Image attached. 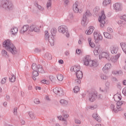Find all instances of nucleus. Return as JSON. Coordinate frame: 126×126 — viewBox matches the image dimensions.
I'll use <instances>...</instances> for the list:
<instances>
[{
    "instance_id": "obj_1",
    "label": "nucleus",
    "mask_w": 126,
    "mask_h": 126,
    "mask_svg": "<svg viewBox=\"0 0 126 126\" xmlns=\"http://www.w3.org/2000/svg\"><path fill=\"white\" fill-rule=\"evenodd\" d=\"M3 47L7 51L11 53L12 55H16L17 54V49H16L15 46L11 43V40L10 39L4 40L3 42Z\"/></svg>"
},
{
    "instance_id": "obj_2",
    "label": "nucleus",
    "mask_w": 126,
    "mask_h": 126,
    "mask_svg": "<svg viewBox=\"0 0 126 126\" xmlns=\"http://www.w3.org/2000/svg\"><path fill=\"white\" fill-rule=\"evenodd\" d=\"M0 7L7 10L13 9V4L8 0H0Z\"/></svg>"
},
{
    "instance_id": "obj_3",
    "label": "nucleus",
    "mask_w": 126,
    "mask_h": 126,
    "mask_svg": "<svg viewBox=\"0 0 126 126\" xmlns=\"http://www.w3.org/2000/svg\"><path fill=\"white\" fill-rule=\"evenodd\" d=\"M84 64L85 65H86V66H89L93 67H96V66H98V64H97V62L93 60H90L89 59V56H86L84 58Z\"/></svg>"
},
{
    "instance_id": "obj_4",
    "label": "nucleus",
    "mask_w": 126,
    "mask_h": 126,
    "mask_svg": "<svg viewBox=\"0 0 126 126\" xmlns=\"http://www.w3.org/2000/svg\"><path fill=\"white\" fill-rule=\"evenodd\" d=\"M53 32H51V35H49V32H45V38H47L48 42L50 43L51 46H54L55 45V38L54 37Z\"/></svg>"
},
{
    "instance_id": "obj_5",
    "label": "nucleus",
    "mask_w": 126,
    "mask_h": 126,
    "mask_svg": "<svg viewBox=\"0 0 126 126\" xmlns=\"http://www.w3.org/2000/svg\"><path fill=\"white\" fill-rule=\"evenodd\" d=\"M92 15V14L89 10H87L86 12L84 14L83 20L81 22V24L83 25V26H86V25H87V22H86V20H87V17L89 16H91Z\"/></svg>"
},
{
    "instance_id": "obj_6",
    "label": "nucleus",
    "mask_w": 126,
    "mask_h": 126,
    "mask_svg": "<svg viewBox=\"0 0 126 126\" xmlns=\"http://www.w3.org/2000/svg\"><path fill=\"white\" fill-rule=\"evenodd\" d=\"M77 79L74 80V83L75 84H80L81 83V79L83 77V73L82 71H79L76 73Z\"/></svg>"
},
{
    "instance_id": "obj_7",
    "label": "nucleus",
    "mask_w": 126,
    "mask_h": 126,
    "mask_svg": "<svg viewBox=\"0 0 126 126\" xmlns=\"http://www.w3.org/2000/svg\"><path fill=\"white\" fill-rule=\"evenodd\" d=\"M58 31L60 33H62L63 34L66 32L65 36L67 38L69 37V32H68L67 28L65 26H61L58 28Z\"/></svg>"
},
{
    "instance_id": "obj_8",
    "label": "nucleus",
    "mask_w": 126,
    "mask_h": 126,
    "mask_svg": "<svg viewBox=\"0 0 126 126\" xmlns=\"http://www.w3.org/2000/svg\"><path fill=\"white\" fill-rule=\"evenodd\" d=\"M101 13V16L99 17L98 21L100 23H101L100 24V27H104V25L106 23V22L105 21V20H106V16L105 15V12H104V11H102Z\"/></svg>"
},
{
    "instance_id": "obj_9",
    "label": "nucleus",
    "mask_w": 126,
    "mask_h": 126,
    "mask_svg": "<svg viewBox=\"0 0 126 126\" xmlns=\"http://www.w3.org/2000/svg\"><path fill=\"white\" fill-rule=\"evenodd\" d=\"M53 92L56 95H59V96H63V90L60 87H56L53 89Z\"/></svg>"
},
{
    "instance_id": "obj_10",
    "label": "nucleus",
    "mask_w": 126,
    "mask_h": 126,
    "mask_svg": "<svg viewBox=\"0 0 126 126\" xmlns=\"http://www.w3.org/2000/svg\"><path fill=\"white\" fill-rule=\"evenodd\" d=\"M94 39L95 41H100L103 39V36L101 35V33H99L98 32H95L94 33Z\"/></svg>"
},
{
    "instance_id": "obj_11",
    "label": "nucleus",
    "mask_w": 126,
    "mask_h": 126,
    "mask_svg": "<svg viewBox=\"0 0 126 126\" xmlns=\"http://www.w3.org/2000/svg\"><path fill=\"white\" fill-rule=\"evenodd\" d=\"M102 58L103 59H106L107 61H111V57H110L109 54L107 53V52H102L100 55H99V60H101Z\"/></svg>"
},
{
    "instance_id": "obj_12",
    "label": "nucleus",
    "mask_w": 126,
    "mask_h": 126,
    "mask_svg": "<svg viewBox=\"0 0 126 126\" xmlns=\"http://www.w3.org/2000/svg\"><path fill=\"white\" fill-rule=\"evenodd\" d=\"M90 96L89 101L90 102H94L96 98H97L98 94L93 93L90 94Z\"/></svg>"
},
{
    "instance_id": "obj_13",
    "label": "nucleus",
    "mask_w": 126,
    "mask_h": 126,
    "mask_svg": "<svg viewBox=\"0 0 126 126\" xmlns=\"http://www.w3.org/2000/svg\"><path fill=\"white\" fill-rule=\"evenodd\" d=\"M114 9L117 11H121L122 10V4L120 3H116L113 4Z\"/></svg>"
},
{
    "instance_id": "obj_14",
    "label": "nucleus",
    "mask_w": 126,
    "mask_h": 126,
    "mask_svg": "<svg viewBox=\"0 0 126 126\" xmlns=\"http://www.w3.org/2000/svg\"><path fill=\"white\" fill-rule=\"evenodd\" d=\"M111 64L110 63H108L105 65V66H104L102 68L103 71L106 73V72H108V70L110 69L111 68Z\"/></svg>"
},
{
    "instance_id": "obj_15",
    "label": "nucleus",
    "mask_w": 126,
    "mask_h": 126,
    "mask_svg": "<svg viewBox=\"0 0 126 126\" xmlns=\"http://www.w3.org/2000/svg\"><path fill=\"white\" fill-rule=\"evenodd\" d=\"M71 71H74L75 73H76V72H78V71H80V66L78 65L72 66L71 68Z\"/></svg>"
},
{
    "instance_id": "obj_16",
    "label": "nucleus",
    "mask_w": 126,
    "mask_h": 126,
    "mask_svg": "<svg viewBox=\"0 0 126 126\" xmlns=\"http://www.w3.org/2000/svg\"><path fill=\"white\" fill-rule=\"evenodd\" d=\"M29 29V25H24L22 29L20 30V33L21 34H24V33H25L27 30Z\"/></svg>"
},
{
    "instance_id": "obj_17",
    "label": "nucleus",
    "mask_w": 126,
    "mask_h": 126,
    "mask_svg": "<svg viewBox=\"0 0 126 126\" xmlns=\"http://www.w3.org/2000/svg\"><path fill=\"white\" fill-rule=\"evenodd\" d=\"M125 101H118L117 103V109L118 110V111H123V109H122V105H123V104H124Z\"/></svg>"
},
{
    "instance_id": "obj_18",
    "label": "nucleus",
    "mask_w": 126,
    "mask_h": 126,
    "mask_svg": "<svg viewBox=\"0 0 126 126\" xmlns=\"http://www.w3.org/2000/svg\"><path fill=\"white\" fill-rule=\"evenodd\" d=\"M77 3H78V2H76L73 5V10L75 13H78V12H79V9L77 7L78 6Z\"/></svg>"
},
{
    "instance_id": "obj_19",
    "label": "nucleus",
    "mask_w": 126,
    "mask_h": 126,
    "mask_svg": "<svg viewBox=\"0 0 126 126\" xmlns=\"http://www.w3.org/2000/svg\"><path fill=\"white\" fill-rule=\"evenodd\" d=\"M31 28V31L33 32V31H34V32H39L40 31V29L37 26H36L35 25H32L30 27Z\"/></svg>"
},
{
    "instance_id": "obj_20",
    "label": "nucleus",
    "mask_w": 126,
    "mask_h": 126,
    "mask_svg": "<svg viewBox=\"0 0 126 126\" xmlns=\"http://www.w3.org/2000/svg\"><path fill=\"white\" fill-rule=\"evenodd\" d=\"M119 51V47L118 46H114L111 47V52L112 54H117Z\"/></svg>"
},
{
    "instance_id": "obj_21",
    "label": "nucleus",
    "mask_w": 126,
    "mask_h": 126,
    "mask_svg": "<svg viewBox=\"0 0 126 126\" xmlns=\"http://www.w3.org/2000/svg\"><path fill=\"white\" fill-rule=\"evenodd\" d=\"M94 31V27L91 26L89 28V30L86 31L85 33L87 35H91L92 33H93V31Z\"/></svg>"
},
{
    "instance_id": "obj_22",
    "label": "nucleus",
    "mask_w": 126,
    "mask_h": 126,
    "mask_svg": "<svg viewBox=\"0 0 126 126\" xmlns=\"http://www.w3.org/2000/svg\"><path fill=\"white\" fill-rule=\"evenodd\" d=\"M121 56L120 54H118L116 55L115 57H113L110 59V61L112 63H116V62H118V60L120 58V56Z\"/></svg>"
},
{
    "instance_id": "obj_23",
    "label": "nucleus",
    "mask_w": 126,
    "mask_h": 126,
    "mask_svg": "<svg viewBox=\"0 0 126 126\" xmlns=\"http://www.w3.org/2000/svg\"><path fill=\"white\" fill-rule=\"evenodd\" d=\"M93 118H94V119H95V120L98 123H101V118L100 117H99V115H98V114H94L93 115Z\"/></svg>"
},
{
    "instance_id": "obj_24",
    "label": "nucleus",
    "mask_w": 126,
    "mask_h": 126,
    "mask_svg": "<svg viewBox=\"0 0 126 126\" xmlns=\"http://www.w3.org/2000/svg\"><path fill=\"white\" fill-rule=\"evenodd\" d=\"M37 70L40 73H45V71L43 69V66L39 64L37 65Z\"/></svg>"
},
{
    "instance_id": "obj_25",
    "label": "nucleus",
    "mask_w": 126,
    "mask_h": 126,
    "mask_svg": "<svg viewBox=\"0 0 126 126\" xmlns=\"http://www.w3.org/2000/svg\"><path fill=\"white\" fill-rule=\"evenodd\" d=\"M114 100L116 102H118V101H120V100H122V95L121 94H115L114 96Z\"/></svg>"
},
{
    "instance_id": "obj_26",
    "label": "nucleus",
    "mask_w": 126,
    "mask_h": 126,
    "mask_svg": "<svg viewBox=\"0 0 126 126\" xmlns=\"http://www.w3.org/2000/svg\"><path fill=\"white\" fill-rule=\"evenodd\" d=\"M44 58L46 60H48V61H51V60H52V55H51V54L47 52L45 54Z\"/></svg>"
},
{
    "instance_id": "obj_27",
    "label": "nucleus",
    "mask_w": 126,
    "mask_h": 126,
    "mask_svg": "<svg viewBox=\"0 0 126 126\" xmlns=\"http://www.w3.org/2000/svg\"><path fill=\"white\" fill-rule=\"evenodd\" d=\"M103 34H104L105 38H107V39H112L113 38V36H112L111 34L109 33V32H103Z\"/></svg>"
},
{
    "instance_id": "obj_28",
    "label": "nucleus",
    "mask_w": 126,
    "mask_h": 126,
    "mask_svg": "<svg viewBox=\"0 0 126 126\" xmlns=\"http://www.w3.org/2000/svg\"><path fill=\"white\" fill-rule=\"evenodd\" d=\"M99 50H100V46L96 47L94 51V54L95 56L99 55Z\"/></svg>"
},
{
    "instance_id": "obj_29",
    "label": "nucleus",
    "mask_w": 126,
    "mask_h": 126,
    "mask_svg": "<svg viewBox=\"0 0 126 126\" xmlns=\"http://www.w3.org/2000/svg\"><path fill=\"white\" fill-rule=\"evenodd\" d=\"M88 42L91 48H94V47H95V43L92 41V39L90 37L88 38Z\"/></svg>"
},
{
    "instance_id": "obj_30",
    "label": "nucleus",
    "mask_w": 126,
    "mask_h": 126,
    "mask_svg": "<svg viewBox=\"0 0 126 126\" xmlns=\"http://www.w3.org/2000/svg\"><path fill=\"white\" fill-rule=\"evenodd\" d=\"M11 32L12 35H15L18 32V29L16 27H13V28L11 30Z\"/></svg>"
},
{
    "instance_id": "obj_31",
    "label": "nucleus",
    "mask_w": 126,
    "mask_h": 126,
    "mask_svg": "<svg viewBox=\"0 0 126 126\" xmlns=\"http://www.w3.org/2000/svg\"><path fill=\"white\" fill-rule=\"evenodd\" d=\"M47 9H51L52 7V0H48L46 4Z\"/></svg>"
},
{
    "instance_id": "obj_32",
    "label": "nucleus",
    "mask_w": 126,
    "mask_h": 126,
    "mask_svg": "<svg viewBox=\"0 0 126 126\" xmlns=\"http://www.w3.org/2000/svg\"><path fill=\"white\" fill-rule=\"evenodd\" d=\"M112 0H104V1H103V4L104 6H107V5H108V4H110Z\"/></svg>"
},
{
    "instance_id": "obj_33",
    "label": "nucleus",
    "mask_w": 126,
    "mask_h": 126,
    "mask_svg": "<svg viewBox=\"0 0 126 126\" xmlns=\"http://www.w3.org/2000/svg\"><path fill=\"white\" fill-rule=\"evenodd\" d=\"M60 102L61 104L63 105V106H66V105H67V104L68 103V102H67V101L64 99H61L60 100Z\"/></svg>"
},
{
    "instance_id": "obj_34",
    "label": "nucleus",
    "mask_w": 126,
    "mask_h": 126,
    "mask_svg": "<svg viewBox=\"0 0 126 126\" xmlns=\"http://www.w3.org/2000/svg\"><path fill=\"white\" fill-rule=\"evenodd\" d=\"M57 78L59 81H63V76L62 74H58L57 75Z\"/></svg>"
},
{
    "instance_id": "obj_35",
    "label": "nucleus",
    "mask_w": 126,
    "mask_h": 126,
    "mask_svg": "<svg viewBox=\"0 0 126 126\" xmlns=\"http://www.w3.org/2000/svg\"><path fill=\"white\" fill-rule=\"evenodd\" d=\"M29 115L30 116V118L32 119V120H34L35 118L36 117V116H35V114H34V113L32 112H30L29 113Z\"/></svg>"
},
{
    "instance_id": "obj_36",
    "label": "nucleus",
    "mask_w": 126,
    "mask_h": 126,
    "mask_svg": "<svg viewBox=\"0 0 126 126\" xmlns=\"http://www.w3.org/2000/svg\"><path fill=\"white\" fill-rule=\"evenodd\" d=\"M1 54L3 57H5V58H8L9 57L8 55L7 54V52L4 50H2Z\"/></svg>"
},
{
    "instance_id": "obj_37",
    "label": "nucleus",
    "mask_w": 126,
    "mask_h": 126,
    "mask_svg": "<svg viewBox=\"0 0 126 126\" xmlns=\"http://www.w3.org/2000/svg\"><path fill=\"white\" fill-rule=\"evenodd\" d=\"M16 79L15 76H14L13 74L11 75V78H9V81H11V82H15Z\"/></svg>"
},
{
    "instance_id": "obj_38",
    "label": "nucleus",
    "mask_w": 126,
    "mask_h": 126,
    "mask_svg": "<svg viewBox=\"0 0 126 126\" xmlns=\"http://www.w3.org/2000/svg\"><path fill=\"white\" fill-rule=\"evenodd\" d=\"M100 91H101L103 93H107L108 90H109V88L105 87L104 89H102V88H99Z\"/></svg>"
},
{
    "instance_id": "obj_39",
    "label": "nucleus",
    "mask_w": 126,
    "mask_h": 126,
    "mask_svg": "<svg viewBox=\"0 0 126 126\" xmlns=\"http://www.w3.org/2000/svg\"><path fill=\"white\" fill-rule=\"evenodd\" d=\"M32 68L33 70H37V66L36 63H33L32 65Z\"/></svg>"
},
{
    "instance_id": "obj_40",
    "label": "nucleus",
    "mask_w": 126,
    "mask_h": 126,
    "mask_svg": "<svg viewBox=\"0 0 126 126\" xmlns=\"http://www.w3.org/2000/svg\"><path fill=\"white\" fill-rule=\"evenodd\" d=\"M112 74H123V72L121 70L120 71L114 70L112 71Z\"/></svg>"
},
{
    "instance_id": "obj_41",
    "label": "nucleus",
    "mask_w": 126,
    "mask_h": 126,
    "mask_svg": "<svg viewBox=\"0 0 126 126\" xmlns=\"http://www.w3.org/2000/svg\"><path fill=\"white\" fill-rule=\"evenodd\" d=\"M111 108L112 111L115 112V113H118V112H119V110H118V108H117V109H115V105L114 104L111 105Z\"/></svg>"
},
{
    "instance_id": "obj_42",
    "label": "nucleus",
    "mask_w": 126,
    "mask_h": 126,
    "mask_svg": "<svg viewBox=\"0 0 126 126\" xmlns=\"http://www.w3.org/2000/svg\"><path fill=\"white\" fill-rule=\"evenodd\" d=\"M74 93H77L79 91V87L77 86H76L73 89Z\"/></svg>"
},
{
    "instance_id": "obj_43",
    "label": "nucleus",
    "mask_w": 126,
    "mask_h": 126,
    "mask_svg": "<svg viewBox=\"0 0 126 126\" xmlns=\"http://www.w3.org/2000/svg\"><path fill=\"white\" fill-rule=\"evenodd\" d=\"M32 75L33 76H38L39 75V73L37 70H33L32 72Z\"/></svg>"
},
{
    "instance_id": "obj_44",
    "label": "nucleus",
    "mask_w": 126,
    "mask_h": 126,
    "mask_svg": "<svg viewBox=\"0 0 126 126\" xmlns=\"http://www.w3.org/2000/svg\"><path fill=\"white\" fill-rule=\"evenodd\" d=\"M41 83H43V84H50V82H49L48 80H42L41 81Z\"/></svg>"
},
{
    "instance_id": "obj_45",
    "label": "nucleus",
    "mask_w": 126,
    "mask_h": 126,
    "mask_svg": "<svg viewBox=\"0 0 126 126\" xmlns=\"http://www.w3.org/2000/svg\"><path fill=\"white\" fill-rule=\"evenodd\" d=\"M101 79H103V80H106V79H108V77L106 76V75L102 74L101 75Z\"/></svg>"
},
{
    "instance_id": "obj_46",
    "label": "nucleus",
    "mask_w": 126,
    "mask_h": 126,
    "mask_svg": "<svg viewBox=\"0 0 126 126\" xmlns=\"http://www.w3.org/2000/svg\"><path fill=\"white\" fill-rule=\"evenodd\" d=\"M6 82V77H5L4 78L2 79L1 83V84H4Z\"/></svg>"
},
{
    "instance_id": "obj_47",
    "label": "nucleus",
    "mask_w": 126,
    "mask_h": 126,
    "mask_svg": "<svg viewBox=\"0 0 126 126\" xmlns=\"http://www.w3.org/2000/svg\"><path fill=\"white\" fill-rule=\"evenodd\" d=\"M99 9L98 7H95L94 9V11L95 14H97V13H98V11H99Z\"/></svg>"
},
{
    "instance_id": "obj_48",
    "label": "nucleus",
    "mask_w": 126,
    "mask_h": 126,
    "mask_svg": "<svg viewBox=\"0 0 126 126\" xmlns=\"http://www.w3.org/2000/svg\"><path fill=\"white\" fill-rule=\"evenodd\" d=\"M34 103H35V104H36L37 105H38V104H40V103H41V102L40 101V100H39L38 99H35L34 100Z\"/></svg>"
},
{
    "instance_id": "obj_49",
    "label": "nucleus",
    "mask_w": 126,
    "mask_h": 126,
    "mask_svg": "<svg viewBox=\"0 0 126 126\" xmlns=\"http://www.w3.org/2000/svg\"><path fill=\"white\" fill-rule=\"evenodd\" d=\"M107 31H108V32H109V33H113V29H112L111 28L108 27V28H107Z\"/></svg>"
},
{
    "instance_id": "obj_50",
    "label": "nucleus",
    "mask_w": 126,
    "mask_h": 126,
    "mask_svg": "<svg viewBox=\"0 0 126 126\" xmlns=\"http://www.w3.org/2000/svg\"><path fill=\"white\" fill-rule=\"evenodd\" d=\"M96 108H97V105H94L93 106H90L89 109H90L91 110H94V109H96Z\"/></svg>"
},
{
    "instance_id": "obj_51",
    "label": "nucleus",
    "mask_w": 126,
    "mask_h": 126,
    "mask_svg": "<svg viewBox=\"0 0 126 126\" xmlns=\"http://www.w3.org/2000/svg\"><path fill=\"white\" fill-rule=\"evenodd\" d=\"M121 19H123L124 21L126 22V15H124L120 17Z\"/></svg>"
},
{
    "instance_id": "obj_52",
    "label": "nucleus",
    "mask_w": 126,
    "mask_h": 126,
    "mask_svg": "<svg viewBox=\"0 0 126 126\" xmlns=\"http://www.w3.org/2000/svg\"><path fill=\"white\" fill-rule=\"evenodd\" d=\"M14 114L16 115H17V107H15L14 108Z\"/></svg>"
},
{
    "instance_id": "obj_53",
    "label": "nucleus",
    "mask_w": 126,
    "mask_h": 126,
    "mask_svg": "<svg viewBox=\"0 0 126 126\" xmlns=\"http://www.w3.org/2000/svg\"><path fill=\"white\" fill-rule=\"evenodd\" d=\"M49 79H50V81H51L52 82H53V81H54V80H55V78H54V76H50Z\"/></svg>"
},
{
    "instance_id": "obj_54",
    "label": "nucleus",
    "mask_w": 126,
    "mask_h": 126,
    "mask_svg": "<svg viewBox=\"0 0 126 126\" xmlns=\"http://www.w3.org/2000/svg\"><path fill=\"white\" fill-rule=\"evenodd\" d=\"M75 123L76 124H77L78 125V124H81V122H80V120H78V119H76L75 120Z\"/></svg>"
},
{
    "instance_id": "obj_55",
    "label": "nucleus",
    "mask_w": 126,
    "mask_h": 126,
    "mask_svg": "<svg viewBox=\"0 0 126 126\" xmlns=\"http://www.w3.org/2000/svg\"><path fill=\"white\" fill-rule=\"evenodd\" d=\"M69 17L70 19H73V13H71L70 14H69Z\"/></svg>"
},
{
    "instance_id": "obj_56",
    "label": "nucleus",
    "mask_w": 126,
    "mask_h": 126,
    "mask_svg": "<svg viewBox=\"0 0 126 126\" xmlns=\"http://www.w3.org/2000/svg\"><path fill=\"white\" fill-rule=\"evenodd\" d=\"M62 121H64V126H66V125H67V121L65 120V119L63 118Z\"/></svg>"
},
{
    "instance_id": "obj_57",
    "label": "nucleus",
    "mask_w": 126,
    "mask_h": 126,
    "mask_svg": "<svg viewBox=\"0 0 126 126\" xmlns=\"http://www.w3.org/2000/svg\"><path fill=\"white\" fill-rule=\"evenodd\" d=\"M122 93H123L125 96H126V88H124L123 90Z\"/></svg>"
},
{
    "instance_id": "obj_58",
    "label": "nucleus",
    "mask_w": 126,
    "mask_h": 126,
    "mask_svg": "<svg viewBox=\"0 0 126 126\" xmlns=\"http://www.w3.org/2000/svg\"><path fill=\"white\" fill-rule=\"evenodd\" d=\"M41 52V50L38 49V48H35L34 50V52L35 53H40Z\"/></svg>"
},
{
    "instance_id": "obj_59",
    "label": "nucleus",
    "mask_w": 126,
    "mask_h": 126,
    "mask_svg": "<svg viewBox=\"0 0 126 126\" xmlns=\"http://www.w3.org/2000/svg\"><path fill=\"white\" fill-rule=\"evenodd\" d=\"M58 31V30H57V29L55 28L53 29V34L54 35V34H56V33H57Z\"/></svg>"
},
{
    "instance_id": "obj_60",
    "label": "nucleus",
    "mask_w": 126,
    "mask_h": 126,
    "mask_svg": "<svg viewBox=\"0 0 126 126\" xmlns=\"http://www.w3.org/2000/svg\"><path fill=\"white\" fill-rule=\"evenodd\" d=\"M105 86H106V87H108V88H109V86H110V82H107L105 83Z\"/></svg>"
},
{
    "instance_id": "obj_61",
    "label": "nucleus",
    "mask_w": 126,
    "mask_h": 126,
    "mask_svg": "<svg viewBox=\"0 0 126 126\" xmlns=\"http://www.w3.org/2000/svg\"><path fill=\"white\" fill-rule=\"evenodd\" d=\"M63 116L65 118V119H66L68 118V114H63Z\"/></svg>"
},
{
    "instance_id": "obj_62",
    "label": "nucleus",
    "mask_w": 126,
    "mask_h": 126,
    "mask_svg": "<svg viewBox=\"0 0 126 126\" xmlns=\"http://www.w3.org/2000/svg\"><path fill=\"white\" fill-rule=\"evenodd\" d=\"M76 54H78V55H79V54H80V53H81V50L80 49H77L76 51Z\"/></svg>"
},
{
    "instance_id": "obj_63",
    "label": "nucleus",
    "mask_w": 126,
    "mask_h": 126,
    "mask_svg": "<svg viewBox=\"0 0 126 126\" xmlns=\"http://www.w3.org/2000/svg\"><path fill=\"white\" fill-rule=\"evenodd\" d=\"M21 124L22 126H24V125H25V121L23 120H21Z\"/></svg>"
},
{
    "instance_id": "obj_64",
    "label": "nucleus",
    "mask_w": 126,
    "mask_h": 126,
    "mask_svg": "<svg viewBox=\"0 0 126 126\" xmlns=\"http://www.w3.org/2000/svg\"><path fill=\"white\" fill-rule=\"evenodd\" d=\"M59 63H61V64H63V60H60L59 61Z\"/></svg>"
}]
</instances>
